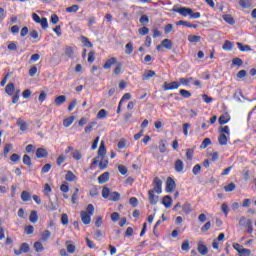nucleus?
<instances>
[{"instance_id": "09e8293b", "label": "nucleus", "mask_w": 256, "mask_h": 256, "mask_svg": "<svg viewBox=\"0 0 256 256\" xmlns=\"http://www.w3.org/2000/svg\"><path fill=\"white\" fill-rule=\"evenodd\" d=\"M97 117L98 119H105L107 117V110L101 109L100 111H98Z\"/></svg>"}, {"instance_id": "a19ab883", "label": "nucleus", "mask_w": 256, "mask_h": 256, "mask_svg": "<svg viewBox=\"0 0 256 256\" xmlns=\"http://www.w3.org/2000/svg\"><path fill=\"white\" fill-rule=\"evenodd\" d=\"M69 243H71V241H66L67 251H68L69 253H75V251H76L77 248L75 247V245L69 244Z\"/></svg>"}, {"instance_id": "79ce46f5", "label": "nucleus", "mask_w": 256, "mask_h": 256, "mask_svg": "<svg viewBox=\"0 0 256 256\" xmlns=\"http://www.w3.org/2000/svg\"><path fill=\"white\" fill-rule=\"evenodd\" d=\"M72 157L73 159H75L76 161H80V159H82L83 155L81 154V152L79 150H75L72 153Z\"/></svg>"}, {"instance_id": "8fccbe9b", "label": "nucleus", "mask_w": 256, "mask_h": 256, "mask_svg": "<svg viewBox=\"0 0 256 256\" xmlns=\"http://www.w3.org/2000/svg\"><path fill=\"white\" fill-rule=\"evenodd\" d=\"M191 81H193V78L190 77V78H180L179 79V83L180 85H189V83H191Z\"/></svg>"}, {"instance_id": "f8f14e48", "label": "nucleus", "mask_w": 256, "mask_h": 256, "mask_svg": "<svg viewBox=\"0 0 256 256\" xmlns=\"http://www.w3.org/2000/svg\"><path fill=\"white\" fill-rule=\"evenodd\" d=\"M105 155H107V148H105V142L102 141L100 143V147L98 149V157H101V159H103V157H105Z\"/></svg>"}, {"instance_id": "ddd939ff", "label": "nucleus", "mask_w": 256, "mask_h": 256, "mask_svg": "<svg viewBox=\"0 0 256 256\" xmlns=\"http://www.w3.org/2000/svg\"><path fill=\"white\" fill-rule=\"evenodd\" d=\"M230 119H231V117L229 116V114H228V113H225V114H223V115H221V116L219 117L218 123H219L220 125H226V123H229Z\"/></svg>"}, {"instance_id": "9b49d317", "label": "nucleus", "mask_w": 256, "mask_h": 256, "mask_svg": "<svg viewBox=\"0 0 256 256\" xmlns=\"http://www.w3.org/2000/svg\"><path fill=\"white\" fill-rule=\"evenodd\" d=\"M162 204L164 205V207H166V209H169V207L173 205V199L171 198V196L166 195L162 199Z\"/></svg>"}, {"instance_id": "6ab92c4d", "label": "nucleus", "mask_w": 256, "mask_h": 256, "mask_svg": "<svg viewBox=\"0 0 256 256\" xmlns=\"http://www.w3.org/2000/svg\"><path fill=\"white\" fill-rule=\"evenodd\" d=\"M239 5L243 7V9H249V7L253 5V2L251 0H240Z\"/></svg>"}, {"instance_id": "7ed1b4c3", "label": "nucleus", "mask_w": 256, "mask_h": 256, "mask_svg": "<svg viewBox=\"0 0 256 256\" xmlns=\"http://www.w3.org/2000/svg\"><path fill=\"white\" fill-rule=\"evenodd\" d=\"M162 87H163L164 91H171L173 89H179V87H181V83H179L177 81H174L171 83L164 82Z\"/></svg>"}, {"instance_id": "603ef678", "label": "nucleus", "mask_w": 256, "mask_h": 256, "mask_svg": "<svg viewBox=\"0 0 256 256\" xmlns=\"http://www.w3.org/2000/svg\"><path fill=\"white\" fill-rule=\"evenodd\" d=\"M39 24L41 25L42 29H47L49 27V23L45 17L40 20Z\"/></svg>"}, {"instance_id": "4c0bfd02", "label": "nucleus", "mask_w": 256, "mask_h": 256, "mask_svg": "<svg viewBox=\"0 0 256 256\" xmlns=\"http://www.w3.org/2000/svg\"><path fill=\"white\" fill-rule=\"evenodd\" d=\"M34 249L37 253H41V251H43L45 248L43 247V244L41 242H35Z\"/></svg>"}, {"instance_id": "58836bf2", "label": "nucleus", "mask_w": 256, "mask_h": 256, "mask_svg": "<svg viewBox=\"0 0 256 256\" xmlns=\"http://www.w3.org/2000/svg\"><path fill=\"white\" fill-rule=\"evenodd\" d=\"M23 163H24V165H27L28 167H31V165H33V163L31 162V157L27 154H25L23 156Z\"/></svg>"}, {"instance_id": "393cba45", "label": "nucleus", "mask_w": 256, "mask_h": 256, "mask_svg": "<svg viewBox=\"0 0 256 256\" xmlns=\"http://www.w3.org/2000/svg\"><path fill=\"white\" fill-rule=\"evenodd\" d=\"M110 196H111V190L109 189V187L104 186L103 189H102L103 199H109Z\"/></svg>"}, {"instance_id": "4d7b16f0", "label": "nucleus", "mask_w": 256, "mask_h": 256, "mask_svg": "<svg viewBox=\"0 0 256 256\" xmlns=\"http://www.w3.org/2000/svg\"><path fill=\"white\" fill-rule=\"evenodd\" d=\"M94 211H95V207L93 206V204H89V205L87 206V208H86V213H87L88 215L92 216L93 213H94Z\"/></svg>"}, {"instance_id": "39448f33", "label": "nucleus", "mask_w": 256, "mask_h": 256, "mask_svg": "<svg viewBox=\"0 0 256 256\" xmlns=\"http://www.w3.org/2000/svg\"><path fill=\"white\" fill-rule=\"evenodd\" d=\"M155 190H149L148 191V199L150 202V205H157L159 203V196H155Z\"/></svg>"}, {"instance_id": "2eb2a0df", "label": "nucleus", "mask_w": 256, "mask_h": 256, "mask_svg": "<svg viewBox=\"0 0 256 256\" xmlns=\"http://www.w3.org/2000/svg\"><path fill=\"white\" fill-rule=\"evenodd\" d=\"M65 101H67V96L60 95L55 98L54 103L57 107H59L60 105H63V103H65Z\"/></svg>"}, {"instance_id": "49530a36", "label": "nucleus", "mask_w": 256, "mask_h": 256, "mask_svg": "<svg viewBox=\"0 0 256 256\" xmlns=\"http://www.w3.org/2000/svg\"><path fill=\"white\" fill-rule=\"evenodd\" d=\"M232 65H236V67H241L243 65V60L241 58H234L232 59Z\"/></svg>"}, {"instance_id": "3c124183", "label": "nucleus", "mask_w": 256, "mask_h": 256, "mask_svg": "<svg viewBox=\"0 0 256 256\" xmlns=\"http://www.w3.org/2000/svg\"><path fill=\"white\" fill-rule=\"evenodd\" d=\"M195 153V151L191 148H188L186 150V158L191 161V159H193V154Z\"/></svg>"}, {"instance_id": "c756f323", "label": "nucleus", "mask_w": 256, "mask_h": 256, "mask_svg": "<svg viewBox=\"0 0 256 256\" xmlns=\"http://www.w3.org/2000/svg\"><path fill=\"white\" fill-rule=\"evenodd\" d=\"M121 199V194L119 192L110 193L109 201H119Z\"/></svg>"}, {"instance_id": "5701e85b", "label": "nucleus", "mask_w": 256, "mask_h": 256, "mask_svg": "<svg viewBox=\"0 0 256 256\" xmlns=\"http://www.w3.org/2000/svg\"><path fill=\"white\" fill-rule=\"evenodd\" d=\"M239 51L245 52V51H252L251 46L249 45H243V43L237 42L236 43Z\"/></svg>"}, {"instance_id": "1a4fd4ad", "label": "nucleus", "mask_w": 256, "mask_h": 256, "mask_svg": "<svg viewBox=\"0 0 256 256\" xmlns=\"http://www.w3.org/2000/svg\"><path fill=\"white\" fill-rule=\"evenodd\" d=\"M80 216H81V219H82V223L84 225H89V223H91V215L88 214L87 212L82 211Z\"/></svg>"}, {"instance_id": "2f4dec72", "label": "nucleus", "mask_w": 256, "mask_h": 256, "mask_svg": "<svg viewBox=\"0 0 256 256\" xmlns=\"http://www.w3.org/2000/svg\"><path fill=\"white\" fill-rule=\"evenodd\" d=\"M227 135L225 134H220L219 137H218V142H219V145H227Z\"/></svg>"}, {"instance_id": "13d9d810", "label": "nucleus", "mask_w": 256, "mask_h": 256, "mask_svg": "<svg viewBox=\"0 0 256 256\" xmlns=\"http://www.w3.org/2000/svg\"><path fill=\"white\" fill-rule=\"evenodd\" d=\"M11 149H13V145L12 144H6L4 147V156L7 157V155H9V152L11 151Z\"/></svg>"}, {"instance_id": "de8ad7c7", "label": "nucleus", "mask_w": 256, "mask_h": 256, "mask_svg": "<svg viewBox=\"0 0 256 256\" xmlns=\"http://www.w3.org/2000/svg\"><path fill=\"white\" fill-rule=\"evenodd\" d=\"M209 145H211V139L205 138L200 147H201V149H207V147H209Z\"/></svg>"}, {"instance_id": "b1692460", "label": "nucleus", "mask_w": 256, "mask_h": 256, "mask_svg": "<svg viewBox=\"0 0 256 256\" xmlns=\"http://www.w3.org/2000/svg\"><path fill=\"white\" fill-rule=\"evenodd\" d=\"M29 221L31 223H37V221H39V216L37 215V211L33 210L30 213Z\"/></svg>"}, {"instance_id": "9d476101", "label": "nucleus", "mask_w": 256, "mask_h": 256, "mask_svg": "<svg viewBox=\"0 0 256 256\" xmlns=\"http://www.w3.org/2000/svg\"><path fill=\"white\" fill-rule=\"evenodd\" d=\"M157 75L153 70H145L144 74L142 75V81H149L151 77H155Z\"/></svg>"}, {"instance_id": "f257e3e1", "label": "nucleus", "mask_w": 256, "mask_h": 256, "mask_svg": "<svg viewBox=\"0 0 256 256\" xmlns=\"http://www.w3.org/2000/svg\"><path fill=\"white\" fill-rule=\"evenodd\" d=\"M153 189H150V191H154V193H157L158 195H160V193H162V188L163 187V181H161V179H159V177H155L153 180Z\"/></svg>"}, {"instance_id": "0eeeda50", "label": "nucleus", "mask_w": 256, "mask_h": 256, "mask_svg": "<svg viewBox=\"0 0 256 256\" xmlns=\"http://www.w3.org/2000/svg\"><path fill=\"white\" fill-rule=\"evenodd\" d=\"M175 180L171 177L167 178L166 181V191L167 193H171V191H173V189H175Z\"/></svg>"}, {"instance_id": "cd10ccee", "label": "nucleus", "mask_w": 256, "mask_h": 256, "mask_svg": "<svg viewBox=\"0 0 256 256\" xmlns=\"http://www.w3.org/2000/svg\"><path fill=\"white\" fill-rule=\"evenodd\" d=\"M198 252L200 253V255H207V253H209V250L207 249V246H205L204 244H199Z\"/></svg>"}, {"instance_id": "a211bd4d", "label": "nucleus", "mask_w": 256, "mask_h": 256, "mask_svg": "<svg viewBox=\"0 0 256 256\" xmlns=\"http://www.w3.org/2000/svg\"><path fill=\"white\" fill-rule=\"evenodd\" d=\"M176 25H183L184 27H190L192 29H197V24H191L185 20H180L176 23Z\"/></svg>"}, {"instance_id": "f704fd0d", "label": "nucleus", "mask_w": 256, "mask_h": 256, "mask_svg": "<svg viewBox=\"0 0 256 256\" xmlns=\"http://www.w3.org/2000/svg\"><path fill=\"white\" fill-rule=\"evenodd\" d=\"M21 199L24 202L31 201V194H29V192H27V191H23L21 193Z\"/></svg>"}, {"instance_id": "338daca9", "label": "nucleus", "mask_w": 256, "mask_h": 256, "mask_svg": "<svg viewBox=\"0 0 256 256\" xmlns=\"http://www.w3.org/2000/svg\"><path fill=\"white\" fill-rule=\"evenodd\" d=\"M138 33L140 35H149V28L144 26L138 30Z\"/></svg>"}, {"instance_id": "c9c22d12", "label": "nucleus", "mask_w": 256, "mask_h": 256, "mask_svg": "<svg viewBox=\"0 0 256 256\" xmlns=\"http://www.w3.org/2000/svg\"><path fill=\"white\" fill-rule=\"evenodd\" d=\"M97 125V122H90L88 125L84 128L85 133H91L93 131V127Z\"/></svg>"}, {"instance_id": "680f3d73", "label": "nucleus", "mask_w": 256, "mask_h": 256, "mask_svg": "<svg viewBox=\"0 0 256 256\" xmlns=\"http://www.w3.org/2000/svg\"><path fill=\"white\" fill-rule=\"evenodd\" d=\"M192 172H193L194 175H199V173H201V165L196 164L193 167Z\"/></svg>"}, {"instance_id": "a878e982", "label": "nucleus", "mask_w": 256, "mask_h": 256, "mask_svg": "<svg viewBox=\"0 0 256 256\" xmlns=\"http://www.w3.org/2000/svg\"><path fill=\"white\" fill-rule=\"evenodd\" d=\"M222 18L224 19V21H226V23H228V25H235V19L233 18V16L226 14L223 15Z\"/></svg>"}, {"instance_id": "bf43d9fd", "label": "nucleus", "mask_w": 256, "mask_h": 256, "mask_svg": "<svg viewBox=\"0 0 256 256\" xmlns=\"http://www.w3.org/2000/svg\"><path fill=\"white\" fill-rule=\"evenodd\" d=\"M51 167H52L51 164L49 163L45 164L41 169V173H49V171H51Z\"/></svg>"}, {"instance_id": "052dcab7", "label": "nucleus", "mask_w": 256, "mask_h": 256, "mask_svg": "<svg viewBox=\"0 0 256 256\" xmlns=\"http://www.w3.org/2000/svg\"><path fill=\"white\" fill-rule=\"evenodd\" d=\"M181 249H182V251H186V252L189 251V249H190V247H189V240H185L182 243Z\"/></svg>"}, {"instance_id": "473e14b6", "label": "nucleus", "mask_w": 256, "mask_h": 256, "mask_svg": "<svg viewBox=\"0 0 256 256\" xmlns=\"http://www.w3.org/2000/svg\"><path fill=\"white\" fill-rule=\"evenodd\" d=\"M221 211L224 213L225 217H227L229 215V204H227L226 202L222 203L221 205Z\"/></svg>"}, {"instance_id": "e2e57ef3", "label": "nucleus", "mask_w": 256, "mask_h": 256, "mask_svg": "<svg viewBox=\"0 0 256 256\" xmlns=\"http://www.w3.org/2000/svg\"><path fill=\"white\" fill-rule=\"evenodd\" d=\"M118 170H119V173H121V175H127L128 170L125 165H119Z\"/></svg>"}, {"instance_id": "4468645a", "label": "nucleus", "mask_w": 256, "mask_h": 256, "mask_svg": "<svg viewBox=\"0 0 256 256\" xmlns=\"http://www.w3.org/2000/svg\"><path fill=\"white\" fill-rule=\"evenodd\" d=\"M115 63H117V58L111 57L110 59L106 60L103 65V69H111V66L115 65Z\"/></svg>"}, {"instance_id": "412c9836", "label": "nucleus", "mask_w": 256, "mask_h": 256, "mask_svg": "<svg viewBox=\"0 0 256 256\" xmlns=\"http://www.w3.org/2000/svg\"><path fill=\"white\" fill-rule=\"evenodd\" d=\"M5 91L7 95H13L15 93V84L9 83L6 85Z\"/></svg>"}, {"instance_id": "dca6fc26", "label": "nucleus", "mask_w": 256, "mask_h": 256, "mask_svg": "<svg viewBox=\"0 0 256 256\" xmlns=\"http://www.w3.org/2000/svg\"><path fill=\"white\" fill-rule=\"evenodd\" d=\"M107 181H109V172H104L98 177V183H100V185H103V183H107Z\"/></svg>"}, {"instance_id": "423d86ee", "label": "nucleus", "mask_w": 256, "mask_h": 256, "mask_svg": "<svg viewBox=\"0 0 256 256\" xmlns=\"http://www.w3.org/2000/svg\"><path fill=\"white\" fill-rule=\"evenodd\" d=\"M174 169L176 173H183V169H185V163H183V160L177 159L174 162Z\"/></svg>"}, {"instance_id": "5fc2aeb1", "label": "nucleus", "mask_w": 256, "mask_h": 256, "mask_svg": "<svg viewBox=\"0 0 256 256\" xmlns=\"http://www.w3.org/2000/svg\"><path fill=\"white\" fill-rule=\"evenodd\" d=\"M65 56L66 57H73V48L68 46L65 48Z\"/></svg>"}, {"instance_id": "c03bdc74", "label": "nucleus", "mask_w": 256, "mask_h": 256, "mask_svg": "<svg viewBox=\"0 0 256 256\" xmlns=\"http://www.w3.org/2000/svg\"><path fill=\"white\" fill-rule=\"evenodd\" d=\"M67 13H77L79 11V5H72L66 8Z\"/></svg>"}, {"instance_id": "f3484780", "label": "nucleus", "mask_w": 256, "mask_h": 256, "mask_svg": "<svg viewBox=\"0 0 256 256\" xmlns=\"http://www.w3.org/2000/svg\"><path fill=\"white\" fill-rule=\"evenodd\" d=\"M161 45L165 47V49L171 50L173 49V41H171V39H164L161 42Z\"/></svg>"}, {"instance_id": "c85d7f7f", "label": "nucleus", "mask_w": 256, "mask_h": 256, "mask_svg": "<svg viewBox=\"0 0 256 256\" xmlns=\"http://www.w3.org/2000/svg\"><path fill=\"white\" fill-rule=\"evenodd\" d=\"M188 41L190 43H199V41H201V36H197V35H188Z\"/></svg>"}, {"instance_id": "864d4df0", "label": "nucleus", "mask_w": 256, "mask_h": 256, "mask_svg": "<svg viewBox=\"0 0 256 256\" xmlns=\"http://www.w3.org/2000/svg\"><path fill=\"white\" fill-rule=\"evenodd\" d=\"M180 95H182V97H184L185 99H189V97H191V92L185 89H181Z\"/></svg>"}, {"instance_id": "aec40b11", "label": "nucleus", "mask_w": 256, "mask_h": 256, "mask_svg": "<svg viewBox=\"0 0 256 256\" xmlns=\"http://www.w3.org/2000/svg\"><path fill=\"white\" fill-rule=\"evenodd\" d=\"M73 121H75V116H69L68 118L63 120L64 127H71L73 125Z\"/></svg>"}, {"instance_id": "bb28decb", "label": "nucleus", "mask_w": 256, "mask_h": 256, "mask_svg": "<svg viewBox=\"0 0 256 256\" xmlns=\"http://www.w3.org/2000/svg\"><path fill=\"white\" fill-rule=\"evenodd\" d=\"M222 49L224 51H232L233 50V43L229 40H226L222 46Z\"/></svg>"}, {"instance_id": "0e129e2a", "label": "nucleus", "mask_w": 256, "mask_h": 256, "mask_svg": "<svg viewBox=\"0 0 256 256\" xmlns=\"http://www.w3.org/2000/svg\"><path fill=\"white\" fill-rule=\"evenodd\" d=\"M10 160L13 162V163H17V161H20L21 160V156H19V154H12L10 156Z\"/></svg>"}, {"instance_id": "4be33fe9", "label": "nucleus", "mask_w": 256, "mask_h": 256, "mask_svg": "<svg viewBox=\"0 0 256 256\" xmlns=\"http://www.w3.org/2000/svg\"><path fill=\"white\" fill-rule=\"evenodd\" d=\"M16 124L20 126V131H27V122H25L23 119L19 118Z\"/></svg>"}, {"instance_id": "69168bd1", "label": "nucleus", "mask_w": 256, "mask_h": 256, "mask_svg": "<svg viewBox=\"0 0 256 256\" xmlns=\"http://www.w3.org/2000/svg\"><path fill=\"white\" fill-rule=\"evenodd\" d=\"M95 61V51H90L88 53V63H93Z\"/></svg>"}, {"instance_id": "20e7f679", "label": "nucleus", "mask_w": 256, "mask_h": 256, "mask_svg": "<svg viewBox=\"0 0 256 256\" xmlns=\"http://www.w3.org/2000/svg\"><path fill=\"white\" fill-rule=\"evenodd\" d=\"M31 251V247L29 246V244H27V243H22L21 245H20V248H19V250H14V253L16 254V255H21V254H23V253H29Z\"/></svg>"}, {"instance_id": "37998d69", "label": "nucleus", "mask_w": 256, "mask_h": 256, "mask_svg": "<svg viewBox=\"0 0 256 256\" xmlns=\"http://www.w3.org/2000/svg\"><path fill=\"white\" fill-rule=\"evenodd\" d=\"M235 187V183H230L224 187V191H226V193H231V191H235Z\"/></svg>"}, {"instance_id": "7c9ffc66", "label": "nucleus", "mask_w": 256, "mask_h": 256, "mask_svg": "<svg viewBox=\"0 0 256 256\" xmlns=\"http://www.w3.org/2000/svg\"><path fill=\"white\" fill-rule=\"evenodd\" d=\"M133 42H128L126 45H125V53L126 55H131V53H133Z\"/></svg>"}, {"instance_id": "774afa93", "label": "nucleus", "mask_w": 256, "mask_h": 256, "mask_svg": "<svg viewBox=\"0 0 256 256\" xmlns=\"http://www.w3.org/2000/svg\"><path fill=\"white\" fill-rule=\"evenodd\" d=\"M239 255L240 256H249V255H251V251L247 248H244L243 250L240 251Z\"/></svg>"}, {"instance_id": "6e6d98bb", "label": "nucleus", "mask_w": 256, "mask_h": 256, "mask_svg": "<svg viewBox=\"0 0 256 256\" xmlns=\"http://www.w3.org/2000/svg\"><path fill=\"white\" fill-rule=\"evenodd\" d=\"M140 23H142V25H147V23H149V16L147 15H142L140 17V20H139Z\"/></svg>"}, {"instance_id": "f03ea898", "label": "nucleus", "mask_w": 256, "mask_h": 256, "mask_svg": "<svg viewBox=\"0 0 256 256\" xmlns=\"http://www.w3.org/2000/svg\"><path fill=\"white\" fill-rule=\"evenodd\" d=\"M173 11L182 15V17H187V15L191 16V13H193V9L187 7L173 8Z\"/></svg>"}, {"instance_id": "e433bc0d", "label": "nucleus", "mask_w": 256, "mask_h": 256, "mask_svg": "<svg viewBox=\"0 0 256 256\" xmlns=\"http://www.w3.org/2000/svg\"><path fill=\"white\" fill-rule=\"evenodd\" d=\"M50 237H51V231L45 230L41 234V241H47V239H49Z\"/></svg>"}, {"instance_id": "72a5a7b5", "label": "nucleus", "mask_w": 256, "mask_h": 256, "mask_svg": "<svg viewBox=\"0 0 256 256\" xmlns=\"http://www.w3.org/2000/svg\"><path fill=\"white\" fill-rule=\"evenodd\" d=\"M65 179H66V181H75V179H77V176H75V174H73L72 172H71V170H69L67 173H66V175H65Z\"/></svg>"}, {"instance_id": "ea45409f", "label": "nucleus", "mask_w": 256, "mask_h": 256, "mask_svg": "<svg viewBox=\"0 0 256 256\" xmlns=\"http://www.w3.org/2000/svg\"><path fill=\"white\" fill-rule=\"evenodd\" d=\"M182 211H183L186 215H189V213H191V205L186 202V203L182 206Z\"/></svg>"}, {"instance_id": "6e6552de", "label": "nucleus", "mask_w": 256, "mask_h": 256, "mask_svg": "<svg viewBox=\"0 0 256 256\" xmlns=\"http://www.w3.org/2000/svg\"><path fill=\"white\" fill-rule=\"evenodd\" d=\"M49 152L45 148H38L36 150V157L38 159H45V157H48Z\"/></svg>"}, {"instance_id": "a18cd8bd", "label": "nucleus", "mask_w": 256, "mask_h": 256, "mask_svg": "<svg viewBox=\"0 0 256 256\" xmlns=\"http://www.w3.org/2000/svg\"><path fill=\"white\" fill-rule=\"evenodd\" d=\"M81 39H82V43H83V45H85V47H90V48L93 47V44L91 43V41H89V38L82 36Z\"/></svg>"}]
</instances>
